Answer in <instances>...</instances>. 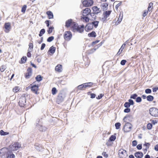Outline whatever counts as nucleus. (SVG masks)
<instances>
[{
    "mask_svg": "<svg viewBox=\"0 0 158 158\" xmlns=\"http://www.w3.org/2000/svg\"><path fill=\"white\" fill-rule=\"evenodd\" d=\"M130 109L128 108H127L124 110V111L125 113H128L130 112Z\"/></svg>",
    "mask_w": 158,
    "mask_h": 158,
    "instance_id": "nucleus-60",
    "label": "nucleus"
},
{
    "mask_svg": "<svg viewBox=\"0 0 158 158\" xmlns=\"http://www.w3.org/2000/svg\"><path fill=\"white\" fill-rule=\"evenodd\" d=\"M121 3H122V2H119V3H118L116 4V6H115V8H116V9H118V7L119 6L121 5Z\"/></svg>",
    "mask_w": 158,
    "mask_h": 158,
    "instance_id": "nucleus-59",
    "label": "nucleus"
},
{
    "mask_svg": "<svg viewBox=\"0 0 158 158\" xmlns=\"http://www.w3.org/2000/svg\"><path fill=\"white\" fill-rule=\"evenodd\" d=\"M137 97V94H135L131 95V96H130V98L135 99Z\"/></svg>",
    "mask_w": 158,
    "mask_h": 158,
    "instance_id": "nucleus-46",
    "label": "nucleus"
},
{
    "mask_svg": "<svg viewBox=\"0 0 158 158\" xmlns=\"http://www.w3.org/2000/svg\"><path fill=\"white\" fill-rule=\"evenodd\" d=\"M132 117L129 115H127L124 117L123 118V121L124 122H127L125 123L124 127V131L125 132H129L132 127V125L130 123L127 122L128 120L129 121L130 119Z\"/></svg>",
    "mask_w": 158,
    "mask_h": 158,
    "instance_id": "nucleus-1",
    "label": "nucleus"
},
{
    "mask_svg": "<svg viewBox=\"0 0 158 158\" xmlns=\"http://www.w3.org/2000/svg\"><path fill=\"white\" fill-rule=\"evenodd\" d=\"M88 35L89 37H96V33L94 31H92L88 34Z\"/></svg>",
    "mask_w": 158,
    "mask_h": 158,
    "instance_id": "nucleus-28",
    "label": "nucleus"
},
{
    "mask_svg": "<svg viewBox=\"0 0 158 158\" xmlns=\"http://www.w3.org/2000/svg\"><path fill=\"white\" fill-rule=\"evenodd\" d=\"M92 10L93 12V13H90V15L92 16H94V14H97L99 13L101 11L99 8H98L97 6H94L92 7Z\"/></svg>",
    "mask_w": 158,
    "mask_h": 158,
    "instance_id": "nucleus-11",
    "label": "nucleus"
},
{
    "mask_svg": "<svg viewBox=\"0 0 158 158\" xmlns=\"http://www.w3.org/2000/svg\"><path fill=\"white\" fill-rule=\"evenodd\" d=\"M32 74V70L31 68L29 67L27 69V73L25 75V77L27 79L29 78Z\"/></svg>",
    "mask_w": 158,
    "mask_h": 158,
    "instance_id": "nucleus-14",
    "label": "nucleus"
},
{
    "mask_svg": "<svg viewBox=\"0 0 158 158\" xmlns=\"http://www.w3.org/2000/svg\"><path fill=\"white\" fill-rule=\"evenodd\" d=\"M45 32V30L44 29H42L40 32V33L39 35V36L40 37L43 34H44Z\"/></svg>",
    "mask_w": 158,
    "mask_h": 158,
    "instance_id": "nucleus-34",
    "label": "nucleus"
},
{
    "mask_svg": "<svg viewBox=\"0 0 158 158\" xmlns=\"http://www.w3.org/2000/svg\"><path fill=\"white\" fill-rule=\"evenodd\" d=\"M19 105L21 107H23L26 105V97L25 96H22L19 98Z\"/></svg>",
    "mask_w": 158,
    "mask_h": 158,
    "instance_id": "nucleus-9",
    "label": "nucleus"
},
{
    "mask_svg": "<svg viewBox=\"0 0 158 158\" xmlns=\"http://www.w3.org/2000/svg\"><path fill=\"white\" fill-rule=\"evenodd\" d=\"M103 96V94H100L99 95H98V97H96V98L98 99H100L102 98Z\"/></svg>",
    "mask_w": 158,
    "mask_h": 158,
    "instance_id": "nucleus-58",
    "label": "nucleus"
},
{
    "mask_svg": "<svg viewBox=\"0 0 158 158\" xmlns=\"http://www.w3.org/2000/svg\"><path fill=\"white\" fill-rule=\"evenodd\" d=\"M102 155L106 157H107L108 156V155L106 154V152H103L102 153Z\"/></svg>",
    "mask_w": 158,
    "mask_h": 158,
    "instance_id": "nucleus-62",
    "label": "nucleus"
},
{
    "mask_svg": "<svg viewBox=\"0 0 158 158\" xmlns=\"http://www.w3.org/2000/svg\"><path fill=\"white\" fill-rule=\"evenodd\" d=\"M21 147V144L18 142H15L12 143L9 146V149L11 151H14L18 149Z\"/></svg>",
    "mask_w": 158,
    "mask_h": 158,
    "instance_id": "nucleus-3",
    "label": "nucleus"
},
{
    "mask_svg": "<svg viewBox=\"0 0 158 158\" xmlns=\"http://www.w3.org/2000/svg\"><path fill=\"white\" fill-rule=\"evenodd\" d=\"M38 86L37 85H34L31 86V90L35 94H37Z\"/></svg>",
    "mask_w": 158,
    "mask_h": 158,
    "instance_id": "nucleus-18",
    "label": "nucleus"
},
{
    "mask_svg": "<svg viewBox=\"0 0 158 158\" xmlns=\"http://www.w3.org/2000/svg\"><path fill=\"white\" fill-rule=\"evenodd\" d=\"M147 98L148 101L151 102L153 100L154 97L151 95H149L147 97Z\"/></svg>",
    "mask_w": 158,
    "mask_h": 158,
    "instance_id": "nucleus-29",
    "label": "nucleus"
},
{
    "mask_svg": "<svg viewBox=\"0 0 158 158\" xmlns=\"http://www.w3.org/2000/svg\"><path fill=\"white\" fill-rule=\"evenodd\" d=\"M82 18L83 19V21L85 22H88L89 21V19L88 17L85 16L82 17Z\"/></svg>",
    "mask_w": 158,
    "mask_h": 158,
    "instance_id": "nucleus-33",
    "label": "nucleus"
},
{
    "mask_svg": "<svg viewBox=\"0 0 158 158\" xmlns=\"http://www.w3.org/2000/svg\"><path fill=\"white\" fill-rule=\"evenodd\" d=\"M84 84H83L81 85H78L77 88L78 89L80 90H84V89L85 88V86L84 85Z\"/></svg>",
    "mask_w": 158,
    "mask_h": 158,
    "instance_id": "nucleus-25",
    "label": "nucleus"
},
{
    "mask_svg": "<svg viewBox=\"0 0 158 158\" xmlns=\"http://www.w3.org/2000/svg\"><path fill=\"white\" fill-rule=\"evenodd\" d=\"M7 155H8L7 158H15V156L13 153H10L7 154Z\"/></svg>",
    "mask_w": 158,
    "mask_h": 158,
    "instance_id": "nucleus-30",
    "label": "nucleus"
},
{
    "mask_svg": "<svg viewBox=\"0 0 158 158\" xmlns=\"http://www.w3.org/2000/svg\"><path fill=\"white\" fill-rule=\"evenodd\" d=\"M102 45V43H100V44H99L97 45V47L96 48H94L92 49L91 51H92L91 52H93L95 51V50L97 49L100 46Z\"/></svg>",
    "mask_w": 158,
    "mask_h": 158,
    "instance_id": "nucleus-35",
    "label": "nucleus"
},
{
    "mask_svg": "<svg viewBox=\"0 0 158 158\" xmlns=\"http://www.w3.org/2000/svg\"><path fill=\"white\" fill-rule=\"evenodd\" d=\"M20 88L18 86H16L15 88H14L13 89V91L15 92H17L19 90Z\"/></svg>",
    "mask_w": 158,
    "mask_h": 158,
    "instance_id": "nucleus-41",
    "label": "nucleus"
},
{
    "mask_svg": "<svg viewBox=\"0 0 158 158\" xmlns=\"http://www.w3.org/2000/svg\"><path fill=\"white\" fill-rule=\"evenodd\" d=\"M45 47V44L44 43L42 44L40 48L41 50H43Z\"/></svg>",
    "mask_w": 158,
    "mask_h": 158,
    "instance_id": "nucleus-56",
    "label": "nucleus"
},
{
    "mask_svg": "<svg viewBox=\"0 0 158 158\" xmlns=\"http://www.w3.org/2000/svg\"><path fill=\"white\" fill-rule=\"evenodd\" d=\"M128 101L130 105H134V102L133 100L130 99L128 100Z\"/></svg>",
    "mask_w": 158,
    "mask_h": 158,
    "instance_id": "nucleus-54",
    "label": "nucleus"
},
{
    "mask_svg": "<svg viewBox=\"0 0 158 158\" xmlns=\"http://www.w3.org/2000/svg\"><path fill=\"white\" fill-rule=\"evenodd\" d=\"M137 148L138 150H140L142 148V145L141 144H138L136 147Z\"/></svg>",
    "mask_w": 158,
    "mask_h": 158,
    "instance_id": "nucleus-57",
    "label": "nucleus"
},
{
    "mask_svg": "<svg viewBox=\"0 0 158 158\" xmlns=\"http://www.w3.org/2000/svg\"><path fill=\"white\" fill-rule=\"evenodd\" d=\"M54 39V37L53 36H51L50 37L48 38L47 39V41L48 42H51Z\"/></svg>",
    "mask_w": 158,
    "mask_h": 158,
    "instance_id": "nucleus-42",
    "label": "nucleus"
},
{
    "mask_svg": "<svg viewBox=\"0 0 158 158\" xmlns=\"http://www.w3.org/2000/svg\"><path fill=\"white\" fill-rule=\"evenodd\" d=\"M84 25L79 26L77 23L74 22L72 24L71 30L74 32H78L82 33L84 31Z\"/></svg>",
    "mask_w": 158,
    "mask_h": 158,
    "instance_id": "nucleus-2",
    "label": "nucleus"
},
{
    "mask_svg": "<svg viewBox=\"0 0 158 158\" xmlns=\"http://www.w3.org/2000/svg\"><path fill=\"white\" fill-rule=\"evenodd\" d=\"M64 39L66 41H69L71 39L72 34L71 32L69 31H66L64 35Z\"/></svg>",
    "mask_w": 158,
    "mask_h": 158,
    "instance_id": "nucleus-7",
    "label": "nucleus"
},
{
    "mask_svg": "<svg viewBox=\"0 0 158 158\" xmlns=\"http://www.w3.org/2000/svg\"><path fill=\"white\" fill-rule=\"evenodd\" d=\"M126 62H127V61L126 60H122L120 64L122 65H124L125 64Z\"/></svg>",
    "mask_w": 158,
    "mask_h": 158,
    "instance_id": "nucleus-52",
    "label": "nucleus"
},
{
    "mask_svg": "<svg viewBox=\"0 0 158 158\" xmlns=\"http://www.w3.org/2000/svg\"><path fill=\"white\" fill-rule=\"evenodd\" d=\"M149 144L148 143H146L143 144V146H145V148H148L149 147Z\"/></svg>",
    "mask_w": 158,
    "mask_h": 158,
    "instance_id": "nucleus-63",
    "label": "nucleus"
},
{
    "mask_svg": "<svg viewBox=\"0 0 158 158\" xmlns=\"http://www.w3.org/2000/svg\"><path fill=\"white\" fill-rule=\"evenodd\" d=\"M65 97V95L64 93H60L58 94L57 98V103L59 104L62 102L64 100Z\"/></svg>",
    "mask_w": 158,
    "mask_h": 158,
    "instance_id": "nucleus-8",
    "label": "nucleus"
},
{
    "mask_svg": "<svg viewBox=\"0 0 158 158\" xmlns=\"http://www.w3.org/2000/svg\"><path fill=\"white\" fill-rule=\"evenodd\" d=\"M27 57L26 56H23L21 59V63H25Z\"/></svg>",
    "mask_w": 158,
    "mask_h": 158,
    "instance_id": "nucleus-39",
    "label": "nucleus"
},
{
    "mask_svg": "<svg viewBox=\"0 0 158 158\" xmlns=\"http://www.w3.org/2000/svg\"><path fill=\"white\" fill-rule=\"evenodd\" d=\"M7 132H5L2 130H1L0 131V133L1 135H6V133Z\"/></svg>",
    "mask_w": 158,
    "mask_h": 158,
    "instance_id": "nucleus-51",
    "label": "nucleus"
},
{
    "mask_svg": "<svg viewBox=\"0 0 158 158\" xmlns=\"http://www.w3.org/2000/svg\"><path fill=\"white\" fill-rule=\"evenodd\" d=\"M137 144V142L136 141L134 140V141H133V142H132V145L133 146H134V147Z\"/></svg>",
    "mask_w": 158,
    "mask_h": 158,
    "instance_id": "nucleus-61",
    "label": "nucleus"
},
{
    "mask_svg": "<svg viewBox=\"0 0 158 158\" xmlns=\"http://www.w3.org/2000/svg\"><path fill=\"white\" fill-rule=\"evenodd\" d=\"M123 17V14L122 12H120V14L119 15V17L118 19L116 22V23H117V24H118L120 23L122 21Z\"/></svg>",
    "mask_w": 158,
    "mask_h": 158,
    "instance_id": "nucleus-20",
    "label": "nucleus"
},
{
    "mask_svg": "<svg viewBox=\"0 0 158 158\" xmlns=\"http://www.w3.org/2000/svg\"><path fill=\"white\" fill-rule=\"evenodd\" d=\"M99 22L97 21H94L91 23L93 25V26H94V27L96 28L98 25Z\"/></svg>",
    "mask_w": 158,
    "mask_h": 158,
    "instance_id": "nucleus-26",
    "label": "nucleus"
},
{
    "mask_svg": "<svg viewBox=\"0 0 158 158\" xmlns=\"http://www.w3.org/2000/svg\"><path fill=\"white\" fill-rule=\"evenodd\" d=\"M96 95L95 94L93 93H92L90 94V98H94L95 97Z\"/></svg>",
    "mask_w": 158,
    "mask_h": 158,
    "instance_id": "nucleus-64",
    "label": "nucleus"
},
{
    "mask_svg": "<svg viewBox=\"0 0 158 158\" xmlns=\"http://www.w3.org/2000/svg\"><path fill=\"white\" fill-rule=\"evenodd\" d=\"M56 71L60 72L62 71V66L61 65L58 64L57 65L55 68Z\"/></svg>",
    "mask_w": 158,
    "mask_h": 158,
    "instance_id": "nucleus-22",
    "label": "nucleus"
},
{
    "mask_svg": "<svg viewBox=\"0 0 158 158\" xmlns=\"http://www.w3.org/2000/svg\"><path fill=\"white\" fill-rule=\"evenodd\" d=\"M6 67L5 65H2L0 68V70L1 72H3L6 69Z\"/></svg>",
    "mask_w": 158,
    "mask_h": 158,
    "instance_id": "nucleus-38",
    "label": "nucleus"
},
{
    "mask_svg": "<svg viewBox=\"0 0 158 158\" xmlns=\"http://www.w3.org/2000/svg\"><path fill=\"white\" fill-rule=\"evenodd\" d=\"M108 5L106 2L102 3L101 5V7L103 10H106L107 9Z\"/></svg>",
    "mask_w": 158,
    "mask_h": 158,
    "instance_id": "nucleus-21",
    "label": "nucleus"
},
{
    "mask_svg": "<svg viewBox=\"0 0 158 158\" xmlns=\"http://www.w3.org/2000/svg\"><path fill=\"white\" fill-rule=\"evenodd\" d=\"M118 155L120 158H126L127 156L126 151L123 149L119 150Z\"/></svg>",
    "mask_w": 158,
    "mask_h": 158,
    "instance_id": "nucleus-6",
    "label": "nucleus"
},
{
    "mask_svg": "<svg viewBox=\"0 0 158 158\" xmlns=\"http://www.w3.org/2000/svg\"><path fill=\"white\" fill-rule=\"evenodd\" d=\"M74 22H73L72 19H69L66 21L65 26L67 27H71L72 26V24Z\"/></svg>",
    "mask_w": 158,
    "mask_h": 158,
    "instance_id": "nucleus-15",
    "label": "nucleus"
},
{
    "mask_svg": "<svg viewBox=\"0 0 158 158\" xmlns=\"http://www.w3.org/2000/svg\"><path fill=\"white\" fill-rule=\"evenodd\" d=\"M49 19H51L53 18V16L52 12L51 11H48L46 12Z\"/></svg>",
    "mask_w": 158,
    "mask_h": 158,
    "instance_id": "nucleus-23",
    "label": "nucleus"
},
{
    "mask_svg": "<svg viewBox=\"0 0 158 158\" xmlns=\"http://www.w3.org/2000/svg\"><path fill=\"white\" fill-rule=\"evenodd\" d=\"M90 9L89 8H86L82 11V14L84 16H86L88 15H90Z\"/></svg>",
    "mask_w": 158,
    "mask_h": 158,
    "instance_id": "nucleus-12",
    "label": "nucleus"
},
{
    "mask_svg": "<svg viewBox=\"0 0 158 158\" xmlns=\"http://www.w3.org/2000/svg\"><path fill=\"white\" fill-rule=\"evenodd\" d=\"M142 101V99L141 97H139L136 98V101L137 102H140Z\"/></svg>",
    "mask_w": 158,
    "mask_h": 158,
    "instance_id": "nucleus-47",
    "label": "nucleus"
},
{
    "mask_svg": "<svg viewBox=\"0 0 158 158\" xmlns=\"http://www.w3.org/2000/svg\"><path fill=\"white\" fill-rule=\"evenodd\" d=\"M54 29L53 27H50L49 28L48 30V32L49 34H50L52 32V30Z\"/></svg>",
    "mask_w": 158,
    "mask_h": 158,
    "instance_id": "nucleus-44",
    "label": "nucleus"
},
{
    "mask_svg": "<svg viewBox=\"0 0 158 158\" xmlns=\"http://www.w3.org/2000/svg\"><path fill=\"white\" fill-rule=\"evenodd\" d=\"M135 156L137 158H142L143 156V154L142 152H139L135 153Z\"/></svg>",
    "mask_w": 158,
    "mask_h": 158,
    "instance_id": "nucleus-19",
    "label": "nucleus"
},
{
    "mask_svg": "<svg viewBox=\"0 0 158 158\" xmlns=\"http://www.w3.org/2000/svg\"><path fill=\"white\" fill-rule=\"evenodd\" d=\"M151 92H152L151 90L149 89H146L145 90V92L146 94H150V93H151Z\"/></svg>",
    "mask_w": 158,
    "mask_h": 158,
    "instance_id": "nucleus-49",
    "label": "nucleus"
},
{
    "mask_svg": "<svg viewBox=\"0 0 158 158\" xmlns=\"http://www.w3.org/2000/svg\"><path fill=\"white\" fill-rule=\"evenodd\" d=\"M116 139V136L114 135H111L110 136V138H109V140L111 141H114V140Z\"/></svg>",
    "mask_w": 158,
    "mask_h": 158,
    "instance_id": "nucleus-32",
    "label": "nucleus"
},
{
    "mask_svg": "<svg viewBox=\"0 0 158 158\" xmlns=\"http://www.w3.org/2000/svg\"><path fill=\"white\" fill-rule=\"evenodd\" d=\"M148 13V11L145 10L144 11V12L143 14V16L144 17H145Z\"/></svg>",
    "mask_w": 158,
    "mask_h": 158,
    "instance_id": "nucleus-55",
    "label": "nucleus"
},
{
    "mask_svg": "<svg viewBox=\"0 0 158 158\" xmlns=\"http://www.w3.org/2000/svg\"><path fill=\"white\" fill-rule=\"evenodd\" d=\"M120 126L121 124L119 123H116L115 124V127L116 129H119Z\"/></svg>",
    "mask_w": 158,
    "mask_h": 158,
    "instance_id": "nucleus-40",
    "label": "nucleus"
},
{
    "mask_svg": "<svg viewBox=\"0 0 158 158\" xmlns=\"http://www.w3.org/2000/svg\"><path fill=\"white\" fill-rule=\"evenodd\" d=\"M93 25L91 23H88L85 27V30L88 31L89 30H91L93 28Z\"/></svg>",
    "mask_w": 158,
    "mask_h": 158,
    "instance_id": "nucleus-17",
    "label": "nucleus"
},
{
    "mask_svg": "<svg viewBox=\"0 0 158 158\" xmlns=\"http://www.w3.org/2000/svg\"><path fill=\"white\" fill-rule=\"evenodd\" d=\"M153 5V4L152 2H150L149 3L148 8V11H150L151 10L150 9L152 6Z\"/></svg>",
    "mask_w": 158,
    "mask_h": 158,
    "instance_id": "nucleus-43",
    "label": "nucleus"
},
{
    "mask_svg": "<svg viewBox=\"0 0 158 158\" xmlns=\"http://www.w3.org/2000/svg\"><path fill=\"white\" fill-rule=\"evenodd\" d=\"M35 149L38 151H40L41 149L42 148L41 147H40L38 146L37 145H35Z\"/></svg>",
    "mask_w": 158,
    "mask_h": 158,
    "instance_id": "nucleus-53",
    "label": "nucleus"
},
{
    "mask_svg": "<svg viewBox=\"0 0 158 158\" xmlns=\"http://www.w3.org/2000/svg\"><path fill=\"white\" fill-rule=\"evenodd\" d=\"M93 2L92 0H84L83 1L82 3L85 6H91Z\"/></svg>",
    "mask_w": 158,
    "mask_h": 158,
    "instance_id": "nucleus-10",
    "label": "nucleus"
},
{
    "mask_svg": "<svg viewBox=\"0 0 158 158\" xmlns=\"http://www.w3.org/2000/svg\"><path fill=\"white\" fill-rule=\"evenodd\" d=\"M130 106L129 102H126L124 104V107L126 108H129Z\"/></svg>",
    "mask_w": 158,
    "mask_h": 158,
    "instance_id": "nucleus-45",
    "label": "nucleus"
},
{
    "mask_svg": "<svg viewBox=\"0 0 158 158\" xmlns=\"http://www.w3.org/2000/svg\"><path fill=\"white\" fill-rule=\"evenodd\" d=\"M29 48L28 51L29 52H31L33 49V44L32 43H30L29 44Z\"/></svg>",
    "mask_w": 158,
    "mask_h": 158,
    "instance_id": "nucleus-27",
    "label": "nucleus"
},
{
    "mask_svg": "<svg viewBox=\"0 0 158 158\" xmlns=\"http://www.w3.org/2000/svg\"><path fill=\"white\" fill-rule=\"evenodd\" d=\"M36 126L40 131H44L46 130V127L38 123L36 124Z\"/></svg>",
    "mask_w": 158,
    "mask_h": 158,
    "instance_id": "nucleus-16",
    "label": "nucleus"
},
{
    "mask_svg": "<svg viewBox=\"0 0 158 158\" xmlns=\"http://www.w3.org/2000/svg\"><path fill=\"white\" fill-rule=\"evenodd\" d=\"M56 50V48L54 47L53 46H52L50 48L49 50H48V52H50L52 54H53L55 52Z\"/></svg>",
    "mask_w": 158,
    "mask_h": 158,
    "instance_id": "nucleus-24",
    "label": "nucleus"
},
{
    "mask_svg": "<svg viewBox=\"0 0 158 158\" xmlns=\"http://www.w3.org/2000/svg\"><path fill=\"white\" fill-rule=\"evenodd\" d=\"M152 127V125L151 123H149L147 125V127L148 129H151Z\"/></svg>",
    "mask_w": 158,
    "mask_h": 158,
    "instance_id": "nucleus-50",
    "label": "nucleus"
},
{
    "mask_svg": "<svg viewBox=\"0 0 158 158\" xmlns=\"http://www.w3.org/2000/svg\"><path fill=\"white\" fill-rule=\"evenodd\" d=\"M5 29V31L6 33L8 32L11 29L10 23H5L4 25Z\"/></svg>",
    "mask_w": 158,
    "mask_h": 158,
    "instance_id": "nucleus-13",
    "label": "nucleus"
},
{
    "mask_svg": "<svg viewBox=\"0 0 158 158\" xmlns=\"http://www.w3.org/2000/svg\"><path fill=\"white\" fill-rule=\"evenodd\" d=\"M27 6L26 5H24L23 6V7H22V9H21V12L22 13H24L25 12V11L26 10Z\"/></svg>",
    "mask_w": 158,
    "mask_h": 158,
    "instance_id": "nucleus-37",
    "label": "nucleus"
},
{
    "mask_svg": "<svg viewBox=\"0 0 158 158\" xmlns=\"http://www.w3.org/2000/svg\"><path fill=\"white\" fill-rule=\"evenodd\" d=\"M36 80L38 81H40L42 80V77L40 75H38L35 77Z\"/></svg>",
    "mask_w": 158,
    "mask_h": 158,
    "instance_id": "nucleus-31",
    "label": "nucleus"
},
{
    "mask_svg": "<svg viewBox=\"0 0 158 158\" xmlns=\"http://www.w3.org/2000/svg\"><path fill=\"white\" fill-rule=\"evenodd\" d=\"M57 92V90L55 87H53L52 89V93L53 95L55 94Z\"/></svg>",
    "mask_w": 158,
    "mask_h": 158,
    "instance_id": "nucleus-36",
    "label": "nucleus"
},
{
    "mask_svg": "<svg viewBox=\"0 0 158 158\" xmlns=\"http://www.w3.org/2000/svg\"><path fill=\"white\" fill-rule=\"evenodd\" d=\"M111 12V10L105 11L103 14L102 17L101 18L102 21L103 22L106 21L107 20V18L109 17Z\"/></svg>",
    "mask_w": 158,
    "mask_h": 158,
    "instance_id": "nucleus-4",
    "label": "nucleus"
},
{
    "mask_svg": "<svg viewBox=\"0 0 158 158\" xmlns=\"http://www.w3.org/2000/svg\"><path fill=\"white\" fill-rule=\"evenodd\" d=\"M149 113L153 116H158V109L155 107L151 108L149 110Z\"/></svg>",
    "mask_w": 158,
    "mask_h": 158,
    "instance_id": "nucleus-5",
    "label": "nucleus"
},
{
    "mask_svg": "<svg viewBox=\"0 0 158 158\" xmlns=\"http://www.w3.org/2000/svg\"><path fill=\"white\" fill-rule=\"evenodd\" d=\"M91 83H92L91 82H89V83H84V85L85 86V87L86 88L87 87H89V86H90L91 85Z\"/></svg>",
    "mask_w": 158,
    "mask_h": 158,
    "instance_id": "nucleus-48",
    "label": "nucleus"
}]
</instances>
